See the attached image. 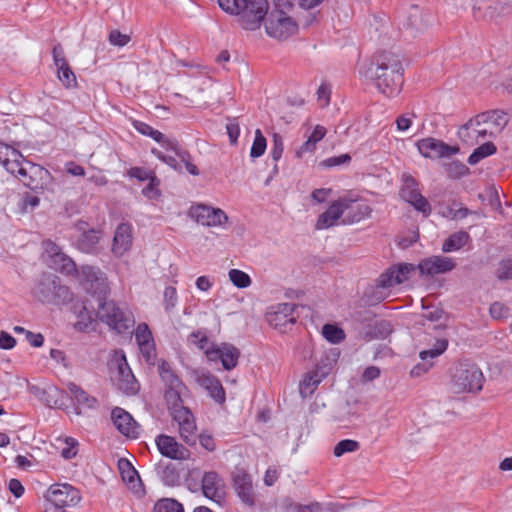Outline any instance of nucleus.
<instances>
[{
	"instance_id": "22",
	"label": "nucleus",
	"mask_w": 512,
	"mask_h": 512,
	"mask_svg": "<svg viewBox=\"0 0 512 512\" xmlns=\"http://www.w3.org/2000/svg\"><path fill=\"white\" fill-rule=\"evenodd\" d=\"M201 488L203 495L215 502H220L225 495V483L215 471H208L203 474Z\"/></svg>"
},
{
	"instance_id": "50",
	"label": "nucleus",
	"mask_w": 512,
	"mask_h": 512,
	"mask_svg": "<svg viewBox=\"0 0 512 512\" xmlns=\"http://www.w3.org/2000/svg\"><path fill=\"white\" fill-rule=\"evenodd\" d=\"M435 365L434 359L421 360L410 370V376L413 378L421 377L427 374Z\"/></svg>"
},
{
	"instance_id": "62",
	"label": "nucleus",
	"mask_w": 512,
	"mask_h": 512,
	"mask_svg": "<svg viewBox=\"0 0 512 512\" xmlns=\"http://www.w3.org/2000/svg\"><path fill=\"white\" fill-rule=\"evenodd\" d=\"M351 161V156L349 154H342L339 156H333L328 159H325L321 162V165L324 167H334L342 164L349 163Z\"/></svg>"
},
{
	"instance_id": "55",
	"label": "nucleus",
	"mask_w": 512,
	"mask_h": 512,
	"mask_svg": "<svg viewBox=\"0 0 512 512\" xmlns=\"http://www.w3.org/2000/svg\"><path fill=\"white\" fill-rule=\"evenodd\" d=\"M484 114L486 116H488L487 123L491 122L494 125H496L497 127L503 128L508 122L507 115L503 111L496 110V111H491V112H487Z\"/></svg>"
},
{
	"instance_id": "15",
	"label": "nucleus",
	"mask_w": 512,
	"mask_h": 512,
	"mask_svg": "<svg viewBox=\"0 0 512 512\" xmlns=\"http://www.w3.org/2000/svg\"><path fill=\"white\" fill-rule=\"evenodd\" d=\"M46 498L50 504L61 508L74 506L80 501L79 491L66 483L50 486Z\"/></svg>"
},
{
	"instance_id": "27",
	"label": "nucleus",
	"mask_w": 512,
	"mask_h": 512,
	"mask_svg": "<svg viewBox=\"0 0 512 512\" xmlns=\"http://www.w3.org/2000/svg\"><path fill=\"white\" fill-rule=\"evenodd\" d=\"M58 277L53 274H43L34 288V295L41 302L52 303L55 300V289Z\"/></svg>"
},
{
	"instance_id": "18",
	"label": "nucleus",
	"mask_w": 512,
	"mask_h": 512,
	"mask_svg": "<svg viewBox=\"0 0 512 512\" xmlns=\"http://www.w3.org/2000/svg\"><path fill=\"white\" fill-rule=\"evenodd\" d=\"M415 267L421 276L433 277L452 271L456 267V263L450 257L436 255L422 259Z\"/></svg>"
},
{
	"instance_id": "8",
	"label": "nucleus",
	"mask_w": 512,
	"mask_h": 512,
	"mask_svg": "<svg viewBox=\"0 0 512 512\" xmlns=\"http://www.w3.org/2000/svg\"><path fill=\"white\" fill-rule=\"evenodd\" d=\"M268 8L267 0H245L235 15L242 28L253 31L260 27Z\"/></svg>"
},
{
	"instance_id": "47",
	"label": "nucleus",
	"mask_w": 512,
	"mask_h": 512,
	"mask_svg": "<svg viewBox=\"0 0 512 512\" xmlns=\"http://www.w3.org/2000/svg\"><path fill=\"white\" fill-rule=\"evenodd\" d=\"M65 446L61 449V456L64 459H72L74 458L78 453V441L75 438L72 437H66L64 439Z\"/></svg>"
},
{
	"instance_id": "34",
	"label": "nucleus",
	"mask_w": 512,
	"mask_h": 512,
	"mask_svg": "<svg viewBox=\"0 0 512 512\" xmlns=\"http://www.w3.org/2000/svg\"><path fill=\"white\" fill-rule=\"evenodd\" d=\"M388 292H385L376 282L373 285L368 286L364 293L362 300L367 305H375L386 298H388Z\"/></svg>"
},
{
	"instance_id": "14",
	"label": "nucleus",
	"mask_w": 512,
	"mask_h": 512,
	"mask_svg": "<svg viewBox=\"0 0 512 512\" xmlns=\"http://www.w3.org/2000/svg\"><path fill=\"white\" fill-rule=\"evenodd\" d=\"M268 320H280L290 317L289 320H297L299 318L313 319L314 313L312 309L305 305H297L294 303H276L270 305L265 312Z\"/></svg>"
},
{
	"instance_id": "37",
	"label": "nucleus",
	"mask_w": 512,
	"mask_h": 512,
	"mask_svg": "<svg viewBox=\"0 0 512 512\" xmlns=\"http://www.w3.org/2000/svg\"><path fill=\"white\" fill-rule=\"evenodd\" d=\"M322 336L332 344H338L345 339L343 329L332 323H326L321 330Z\"/></svg>"
},
{
	"instance_id": "30",
	"label": "nucleus",
	"mask_w": 512,
	"mask_h": 512,
	"mask_svg": "<svg viewBox=\"0 0 512 512\" xmlns=\"http://www.w3.org/2000/svg\"><path fill=\"white\" fill-rule=\"evenodd\" d=\"M344 205L341 198L334 201L329 208L318 217L315 225L316 229L322 230L333 226L341 216H344L343 208H346Z\"/></svg>"
},
{
	"instance_id": "4",
	"label": "nucleus",
	"mask_w": 512,
	"mask_h": 512,
	"mask_svg": "<svg viewBox=\"0 0 512 512\" xmlns=\"http://www.w3.org/2000/svg\"><path fill=\"white\" fill-rule=\"evenodd\" d=\"M105 295L86 299L74 305L75 315L81 320H127L122 309Z\"/></svg>"
},
{
	"instance_id": "63",
	"label": "nucleus",
	"mask_w": 512,
	"mask_h": 512,
	"mask_svg": "<svg viewBox=\"0 0 512 512\" xmlns=\"http://www.w3.org/2000/svg\"><path fill=\"white\" fill-rule=\"evenodd\" d=\"M319 141H317L315 138H313L311 135L308 137V139L299 147V149L296 151L297 157H302L306 153H312L316 149V144Z\"/></svg>"
},
{
	"instance_id": "28",
	"label": "nucleus",
	"mask_w": 512,
	"mask_h": 512,
	"mask_svg": "<svg viewBox=\"0 0 512 512\" xmlns=\"http://www.w3.org/2000/svg\"><path fill=\"white\" fill-rule=\"evenodd\" d=\"M86 224L80 222L77 228L82 231L76 241V247L83 253H94L101 238V232L95 229H85Z\"/></svg>"
},
{
	"instance_id": "24",
	"label": "nucleus",
	"mask_w": 512,
	"mask_h": 512,
	"mask_svg": "<svg viewBox=\"0 0 512 512\" xmlns=\"http://www.w3.org/2000/svg\"><path fill=\"white\" fill-rule=\"evenodd\" d=\"M159 452L170 459L183 460L188 456V450L168 435H159L156 440Z\"/></svg>"
},
{
	"instance_id": "52",
	"label": "nucleus",
	"mask_w": 512,
	"mask_h": 512,
	"mask_svg": "<svg viewBox=\"0 0 512 512\" xmlns=\"http://www.w3.org/2000/svg\"><path fill=\"white\" fill-rule=\"evenodd\" d=\"M489 312L493 320H500L502 318H508L511 316L509 314V308L500 302L493 303L490 306Z\"/></svg>"
},
{
	"instance_id": "6",
	"label": "nucleus",
	"mask_w": 512,
	"mask_h": 512,
	"mask_svg": "<svg viewBox=\"0 0 512 512\" xmlns=\"http://www.w3.org/2000/svg\"><path fill=\"white\" fill-rule=\"evenodd\" d=\"M73 276L76 277L82 288L91 295L89 299L105 295L108 290L106 276L97 267L83 265L77 268V272Z\"/></svg>"
},
{
	"instance_id": "16",
	"label": "nucleus",
	"mask_w": 512,
	"mask_h": 512,
	"mask_svg": "<svg viewBox=\"0 0 512 512\" xmlns=\"http://www.w3.org/2000/svg\"><path fill=\"white\" fill-rule=\"evenodd\" d=\"M190 215L198 224L207 227L222 226L228 222V216L222 209L203 204L192 207Z\"/></svg>"
},
{
	"instance_id": "29",
	"label": "nucleus",
	"mask_w": 512,
	"mask_h": 512,
	"mask_svg": "<svg viewBox=\"0 0 512 512\" xmlns=\"http://www.w3.org/2000/svg\"><path fill=\"white\" fill-rule=\"evenodd\" d=\"M132 245V226L128 223H121L116 228L112 251L117 256H122Z\"/></svg>"
},
{
	"instance_id": "59",
	"label": "nucleus",
	"mask_w": 512,
	"mask_h": 512,
	"mask_svg": "<svg viewBox=\"0 0 512 512\" xmlns=\"http://www.w3.org/2000/svg\"><path fill=\"white\" fill-rule=\"evenodd\" d=\"M272 141L273 147L271 149V157L273 160L278 161L282 157L284 150L283 139L279 134L275 133L273 135Z\"/></svg>"
},
{
	"instance_id": "7",
	"label": "nucleus",
	"mask_w": 512,
	"mask_h": 512,
	"mask_svg": "<svg viewBox=\"0 0 512 512\" xmlns=\"http://www.w3.org/2000/svg\"><path fill=\"white\" fill-rule=\"evenodd\" d=\"M265 30L272 38L286 40L297 32L298 25L286 12L272 10L265 20Z\"/></svg>"
},
{
	"instance_id": "11",
	"label": "nucleus",
	"mask_w": 512,
	"mask_h": 512,
	"mask_svg": "<svg viewBox=\"0 0 512 512\" xmlns=\"http://www.w3.org/2000/svg\"><path fill=\"white\" fill-rule=\"evenodd\" d=\"M472 10L477 20L498 21L511 13L512 6L508 1L477 0Z\"/></svg>"
},
{
	"instance_id": "61",
	"label": "nucleus",
	"mask_w": 512,
	"mask_h": 512,
	"mask_svg": "<svg viewBox=\"0 0 512 512\" xmlns=\"http://www.w3.org/2000/svg\"><path fill=\"white\" fill-rule=\"evenodd\" d=\"M245 0H218L219 6L226 12L236 14Z\"/></svg>"
},
{
	"instance_id": "19",
	"label": "nucleus",
	"mask_w": 512,
	"mask_h": 512,
	"mask_svg": "<svg viewBox=\"0 0 512 512\" xmlns=\"http://www.w3.org/2000/svg\"><path fill=\"white\" fill-rule=\"evenodd\" d=\"M487 117L485 114H479L475 118L470 119L464 124L458 131L459 138L469 144H476L479 139H485L487 135L491 136L492 132L488 129L481 127L482 124L487 123Z\"/></svg>"
},
{
	"instance_id": "26",
	"label": "nucleus",
	"mask_w": 512,
	"mask_h": 512,
	"mask_svg": "<svg viewBox=\"0 0 512 512\" xmlns=\"http://www.w3.org/2000/svg\"><path fill=\"white\" fill-rule=\"evenodd\" d=\"M234 487L238 497L243 503L253 506L255 503V492L251 476L244 471H239L233 478Z\"/></svg>"
},
{
	"instance_id": "49",
	"label": "nucleus",
	"mask_w": 512,
	"mask_h": 512,
	"mask_svg": "<svg viewBox=\"0 0 512 512\" xmlns=\"http://www.w3.org/2000/svg\"><path fill=\"white\" fill-rule=\"evenodd\" d=\"M140 353L148 365H155L156 347L154 342L138 345Z\"/></svg>"
},
{
	"instance_id": "38",
	"label": "nucleus",
	"mask_w": 512,
	"mask_h": 512,
	"mask_svg": "<svg viewBox=\"0 0 512 512\" xmlns=\"http://www.w3.org/2000/svg\"><path fill=\"white\" fill-rule=\"evenodd\" d=\"M497 148L492 142H486L481 146L477 147L472 154L468 158V163L470 165H475L480 162L482 159L493 155L496 152Z\"/></svg>"
},
{
	"instance_id": "44",
	"label": "nucleus",
	"mask_w": 512,
	"mask_h": 512,
	"mask_svg": "<svg viewBox=\"0 0 512 512\" xmlns=\"http://www.w3.org/2000/svg\"><path fill=\"white\" fill-rule=\"evenodd\" d=\"M359 443L352 439H344L336 444L333 453L336 457H340L345 453L355 452L359 449Z\"/></svg>"
},
{
	"instance_id": "35",
	"label": "nucleus",
	"mask_w": 512,
	"mask_h": 512,
	"mask_svg": "<svg viewBox=\"0 0 512 512\" xmlns=\"http://www.w3.org/2000/svg\"><path fill=\"white\" fill-rule=\"evenodd\" d=\"M448 348V340L446 338H436L432 347L420 351L419 358L425 359H436L441 356Z\"/></svg>"
},
{
	"instance_id": "21",
	"label": "nucleus",
	"mask_w": 512,
	"mask_h": 512,
	"mask_svg": "<svg viewBox=\"0 0 512 512\" xmlns=\"http://www.w3.org/2000/svg\"><path fill=\"white\" fill-rule=\"evenodd\" d=\"M111 420L122 435L133 439L140 435V426L123 408L115 407L111 412Z\"/></svg>"
},
{
	"instance_id": "45",
	"label": "nucleus",
	"mask_w": 512,
	"mask_h": 512,
	"mask_svg": "<svg viewBox=\"0 0 512 512\" xmlns=\"http://www.w3.org/2000/svg\"><path fill=\"white\" fill-rule=\"evenodd\" d=\"M229 279L238 288H246L251 284L249 275L238 269L229 271Z\"/></svg>"
},
{
	"instance_id": "57",
	"label": "nucleus",
	"mask_w": 512,
	"mask_h": 512,
	"mask_svg": "<svg viewBox=\"0 0 512 512\" xmlns=\"http://www.w3.org/2000/svg\"><path fill=\"white\" fill-rule=\"evenodd\" d=\"M19 151L8 144L0 142V164L3 166L9 162L10 158L17 157Z\"/></svg>"
},
{
	"instance_id": "31",
	"label": "nucleus",
	"mask_w": 512,
	"mask_h": 512,
	"mask_svg": "<svg viewBox=\"0 0 512 512\" xmlns=\"http://www.w3.org/2000/svg\"><path fill=\"white\" fill-rule=\"evenodd\" d=\"M326 375L327 372L320 369L308 372L300 382L299 391L301 396L304 398L311 396Z\"/></svg>"
},
{
	"instance_id": "41",
	"label": "nucleus",
	"mask_w": 512,
	"mask_h": 512,
	"mask_svg": "<svg viewBox=\"0 0 512 512\" xmlns=\"http://www.w3.org/2000/svg\"><path fill=\"white\" fill-rule=\"evenodd\" d=\"M195 432L196 424L194 419L179 425L180 436L188 445H194L196 443Z\"/></svg>"
},
{
	"instance_id": "1",
	"label": "nucleus",
	"mask_w": 512,
	"mask_h": 512,
	"mask_svg": "<svg viewBox=\"0 0 512 512\" xmlns=\"http://www.w3.org/2000/svg\"><path fill=\"white\" fill-rule=\"evenodd\" d=\"M367 75L382 94L394 97L400 93L404 83L402 59L391 51L378 52L372 58Z\"/></svg>"
},
{
	"instance_id": "58",
	"label": "nucleus",
	"mask_w": 512,
	"mask_h": 512,
	"mask_svg": "<svg viewBox=\"0 0 512 512\" xmlns=\"http://www.w3.org/2000/svg\"><path fill=\"white\" fill-rule=\"evenodd\" d=\"M130 41V36L127 34H123L118 30H113L109 34V42L118 47H123L127 45Z\"/></svg>"
},
{
	"instance_id": "48",
	"label": "nucleus",
	"mask_w": 512,
	"mask_h": 512,
	"mask_svg": "<svg viewBox=\"0 0 512 512\" xmlns=\"http://www.w3.org/2000/svg\"><path fill=\"white\" fill-rule=\"evenodd\" d=\"M135 339L138 345L154 342L152 332L145 322L138 325L135 331Z\"/></svg>"
},
{
	"instance_id": "32",
	"label": "nucleus",
	"mask_w": 512,
	"mask_h": 512,
	"mask_svg": "<svg viewBox=\"0 0 512 512\" xmlns=\"http://www.w3.org/2000/svg\"><path fill=\"white\" fill-rule=\"evenodd\" d=\"M68 390L73 400L82 408L95 409L98 401L75 383L68 384Z\"/></svg>"
},
{
	"instance_id": "5",
	"label": "nucleus",
	"mask_w": 512,
	"mask_h": 512,
	"mask_svg": "<svg viewBox=\"0 0 512 512\" xmlns=\"http://www.w3.org/2000/svg\"><path fill=\"white\" fill-rule=\"evenodd\" d=\"M110 367L116 369L115 381L118 388L126 395H135L139 391V384L127 362L123 350L114 351L110 360Z\"/></svg>"
},
{
	"instance_id": "20",
	"label": "nucleus",
	"mask_w": 512,
	"mask_h": 512,
	"mask_svg": "<svg viewBox=\"0 0 512 512\" xmlns=\"http://www.w3.org/2000/svg\"><path fill=\"white\" fill-rule=\"evenodd\" d=\"M432 24V15L429 12L420 9L418 6L410 8L406 22V32L409 37H418L425 33Z\"/></svg>"
},
{
	"instance_id": "39",
	"label": "nucleus",
	"mask_w": 512,
	"mask_h": 512,
	"mask_svg": "<svg viewBox=\"0 0 512 512\" xmlns=\"http://www.w3.org/2000/svg\"><path fill=\"white\" fill-rule=\"evenodd\" d=\"M159 374L163 381H165L170 388L177 389L181 386V381L178 376L172 371L171 366L166 361H161L158 366Z\"/></svg>"
},
{
	"instance_id": "60",
	"label": "nucleus",
	"mask_w": 512,
	"mask_h": 512,
	"mask_svg": "<svg viewBox=\"0 0 512 512\" xmlns=\"http://www.w3.org/2000/svg\"><path fill=\"white\" fill-rule=\"evenodd\" d=\"M227 134L230 140V144L236 145L238 137L240 135V126L236 119L229 121L226 125Z\"/></svg>"
},
{
	"instance_id": "36",
	"label": "nucleus",
	"mask_w": 512,
	"mask_h": 512,
	"mask_svg": "<svg viewBox=\"0 0 512 512\" xmlns=\"http://www.w3.org/2000/svg\"><path fill=\"white\" fill-rule=\"evenodd\" d=\"M472 213L473 212L468 208L463 207L461 203L454 200L445 208V210L442 211L441 214L445 218L460 220L466 218Z\"/></svg>"
},
{
	"instance_id": "17",
	"label": "nucleus",
	"mask_w": 512,
	"mask_h": 512,
	"mask_svg": "<svg viewBox=\"0 0 512 512\" xmlns=\"http://www.w3.org/2000/svg\"><path fill=\"white\" fill-rule=\"evenodd\" d=\"M193 377L197 384L205 389L215 402L218 404H223L225 402V390L220 380L210 371L205 369H196L193 371Z\"/></svg>"
},
{
	"instance_id": "46",
	"label": "nucleus",
	"mask_w": 512,
	"mask_h": 512,
	"mask_svg": "<svg viewBox=\"0 0 512 512\" xmlns=\"http://www.w3.org/2000/svg\"><path fill=\"white\" fill-rule=\"evenodd\" d=\"M73 294L67 286L61 284V280L58 277V283L55 289V300L52 301L54 304H64L72 300Z\"/></svg>"
},
{
	"instance_id": "33",
	"label": "nucleus",
	"mask_w": 512,
	"mask_h": 512,
	"mask_svg": "<svg viewBox=\"0 0 512 512\" xmlns=\"http://www.w3.org/2000/svg\"><path fill=\"white\" fill-rule=\"evenodd\" d=\"M470 239V236L465 231H459L456 233H453L450 235L443 243L442 245V251L443 252H452L457 251L464 247L468 240Z\"/></svg>"
},
{
	"instance_id": "54",
	"label": "nucleus",
	"mask_w": 512,
	"mask_h": 512,
	"mask_svg": "<svg viewBox=\"0 0 512 512\" xmlns=\"http://www.w3.org/2000/svg\"><path fill=\"white\" fill-rule=\"evenodd\" d=\"M128 175L132 178H136L139 181H146L153 178L156 174L152 170H147L142 167H132L128 170Z\"/></svg>"
},
{
	"instance_id": "13",
	"label": "nucleus",
	"mask_w": 512,
	"mask_h": 512,
	"mask_svg": "<svg viewBox=\"0 0 512 512\" xmlns=\"http://www.w3.org/2000/svg\"><path fill=\"white\" fill-rule=\"evenodd\" d=\"M416 270L415 265L409 263H401L392 265L386 269L376 279V283L385 291L388 296L391 295L392 289L399 284L404 283L410 277V274Z\"/></svg>"
},
{
	"instance_id": "23",
	"label": "nucleus",
	"mask_w": 512,
	"mask_h": 512,
	"mask_svg": "<svg viewBox=\"0 0 512 512\" xmlns=\"http://www.w3.org/2000/svg\"><path fill=\"white\" fill-rule=\"evenodd\" d=\"M419 152L426 158H441L455 154L458 148L451 147L440 140L425 138L417 142Z\"/></svg>"
},
{
	"instance_id": "12",
	"label": "nucleus",
	"mask_w": 512,
	"mask_h": 512,
	"mask_svg": "<svg viewBox=\"0 0 512 512\" xmlns=\"http://www.w3.org/2000/svg\"><path fill=\"white\" fill-rule=\"evenodd\" d=\"M400 196L403 200L411 204L417 211L423 213L424 216L430 215L431 206L427 199L420 193L418 189V182L410 174L404 173L402 175Z\"/></svg>"
},
{
	"instance_id": "2",
	"label": "nucleus",
	"mask_w": 512,
	"mask_h": 512,
	"mask_svg": "<svg viewBox=\"0 0 512 512\" xmlns=\"http://www.w3.org/2000/svg\"><path fill=\"white\" fill-rule=\"evenodd\" d=\"M485 377L480 367L470 360L454 363L447 372L446 389L454 396L477 395L483 389Z\"/></svg>"
},
{
	"instance_id": "25",
	"label": "nucleus",
	"mask_w": 512,
	"mask_h": 512,
	"mask_svg": "<svg viewBox=\"0 0 512 512\" xmlns=\"http://www.w3.org/2000/svg\"><path fill=\"white\" fill-rule=\"evenodd\" d=\"M341 201L344 202V206H346V208H343L344 223L359 222L368 217L372 212L371 207L367 203L357 202L347 197L341 198Z\"/></svg>"
},
{
	"instance_id": "53",
	"label": "nucleus",
	"mask_w": 512,
	"mask_h": 512,
	"mask_svg": "<svg viewBox=\"0 0 512 512\" xmlns=\"http://www.w3.org/2000/svg\"><path fill=\"white\" fill-rule=\"evenodd\" d=\"M120 469L122 471V477L124 481H127L129 484H133L136 481H139V476L137 471L131 466V464L126 461L124 463H120Z\"/></svg>"
},
{
	"instance_id": "42",
	"label": "nucleus",
	"mask_w": 512,
	"mask_h": 512,
	"mask_svg": "<svg viewBox=\"0 0 512 512\" xmlns=\"http://www.w3.org/2000/svg\"><path fill=\"white\" fill-rule=\"evenodd\" d=\"M154 512H184L183 506L176 500L165 498L154 505Z\"/></svg>"
},
{
	"instance_id": "43",
	"label": "nucleus",
	"mask_w": 512,
	"mask_h": 512,
	"mask_svg": "<svg viewBox=\"0 0 512 512\" xmlns=\"http://www.w3.org/2000/svg\"><path fill=\"white\" fill-rule=\"evenodd\" d=\"M266 150V138L263 136L260 129L255 131V138L250 150L252 158H258L264 154Z\"/></svg>"
},
{
	"instance_id": "3",
	"label": "nucleus",
	"mask_w": 512,
	"mask_h": 512,
	"mask_svg": "<svg viewBox=\"0 0 512 512\" xmlns=\"http://www.w3.org/2000/svg\"><path fill=\"white\" fill-rule=\"evenodd\" d=\"M188 342L201 350L210 363L220 362L222 367L230 371L234 369L240 358V351L231 343H215L206 330H197L188 336Z\"/></svg>"
},
{
	"instance_id": "40",
	"label": "nucleus",
	"mask_w": 512,
	"mask_h": 512,
	"mask_svg": "<svg viewBox=\"0 0 512 512\" xmlns=\"http://www.w3.org/2000/svg\"><path fill=\"white\" fill-rule=\"evenodd\" d=\"M57 77L62 85L67 89L77 87V79L69 64L57 67Z\"/></svg>"
},
{
	"instance_id": "10",
	"label": "nucleus",
	"mask_w": 512,
	"mask_h": 512,
	"mask_svg": "<svg viewBox=\"0 0 512 512\" xmlns=\"http://www.w3.org/2000/svg\"><path fill=\"white\" fill-rule=\"evenodd\" d=\"M42 247L53 269L66 276H72L77 272L76 263L55 242L50 239L44 240Z\"/></svg>"
},
{
	"instance_id": "51",
	"label": "nucleus",
	"mask_w": 512,
	"mask_h": 512,
	"mask_svg": "<svg viewBox=\"0 0 512 512\" xmlns=\"http://www.w3.org/2000/svg\"><path fill=\"white\" fill-rule=\"evenodd\" d=\"M164 297V308L166 311H170L175 308L178 300L176 288L169 286L166 287L163 293Z\"/></svg>"
},
{
	"instance_id": "56",
	"label": "nucleus",
	"mask_w": 512,
	"mask_h": 512,
	"mask_svg": "<svg viewBox=\"0 0 512 512\" xmlns=\"http://www.w3.org/2000/svg\"><path fill=\"white\" fill-rule=\"evenodd\" d=\"M160 184V180L155 175L153 178L149 180V183L146 187L143 188L142 193L149 199L156 198L160 196V191L158 186Z\"/></svg>"
},
{
	"instance_id": "64",
	"label": "nucleus",
	"mask_w": 512,
	"mask_h": 512,
	"mask_svg": "<svg viewBox=\"0 0 512 512\" xmlns=\"http://www.w3.org/2000/svg\"><path fill=\"white\" fill-rule=\"evenodd\" d=\"M173 418L178 425L194 419L192 413L185 407L176 408L173 412Z\"/></svg>"
},
{
	"instance_id": "9",
	"label": "nucleus",
	"mask_w": 512,
	"mask_h": 512,
	"mask_svg": "<svg viewBox=\"0 0 512 512\" xmlns=\"http://www.w3.org/2000/svg\"><path fill=\"white\" fill-rule=\"evenodd\" d=\"M3 167L7 172L16 176L25 186L31 189L37 187L33 174L43 172L40 166L26 161L20 152L17 153V157L10 158L9 162L5 163Z\"/></svg>"
}]
</instances>
